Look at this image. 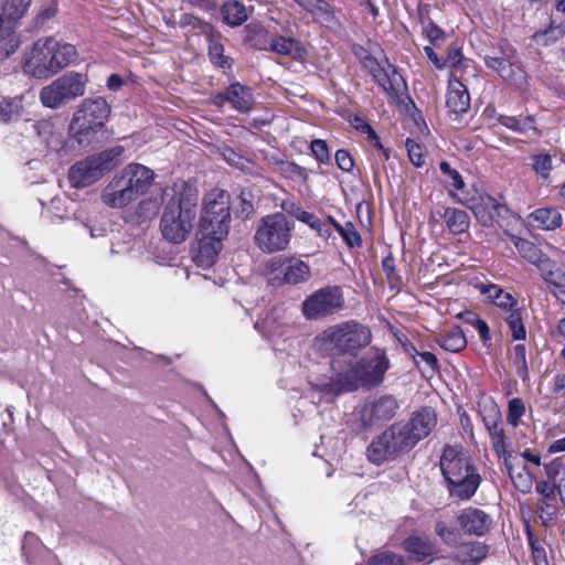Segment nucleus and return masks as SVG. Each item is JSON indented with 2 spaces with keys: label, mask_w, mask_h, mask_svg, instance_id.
<instances>
[{
  "label": "nucleus",
  "mask_w": 565,
  "mask_h": 565,
  "mask_svg": "<svg viewBox=\"0 0 565 565\" xmlns=\"http://www.w3.org/2000/svg\"><path fill=\"white\" fill-rule=\"evenodd\" d=\"M436 424V413L431 407H422L413 412L407 420L392 424L372 439L366 448L369 461L381 466L409 452L420 440L429 436Z\"/></svg>",
  "instance_id": "obj_1"
},
{
  "label": "nucleus",
  "mask_w": 565,
  "mask_h": 565,
  "mask_svg": "<svg viewBox=\"0 0 565 565\" xmlns=\"http://www.w3.org/2000/svg\"><path fill=\"white\" fill-rule=\"evenodd\" d=\"M163 212L160 231L170 244H182L193 228L199 201L198 188L189 181H180L163 191Z\"/></svg>",
  "instance_id": "obj_2"
},
{
  "label": "nucleus",
  "mask_w": 565,
  "mask_h": 565,
  "mask_svg": "<svg viewBox=\"0 0 565 565\" xmlns=\"http://www.w3.org/2000/svg\"><path fill=\"white\" fill-rule=\"evenodd\" d=\"M230 193L212 189L204 195L202 212L195 231L198 247H215L227 238L231 226Z\"/></svg>",
  "instance_id": "obj_3"
},
{
  "label": "nucleus",
  "mask_w": 565,
  "mask_h": 565,
  "mask_svg": "<svg viewBox=\"0 0 565 565\" xmlns=\"http://www.w3.org/2000/svg\"><path fill=\"white\" fill-rule=\"evenodd\" d=\"M439 465L451 497L469 500L477 492L481 477L462 446H444Z\"/></svg>",
  "instance_id": "obj_4"
},
{
  "label": "nucleus",
  "mask_w": 565,
  "mask_h": 565,
  "mask_svg": "<svg viewBox=\"0 0 565 565\" xmlns=\"http://www.w3.org/2000/svg\"><path fill=\"white\" fill-rule=\"evenodd\" d=\"M154 172L140 163H129L104 188L100 200L111 209H124L147 193Z\"/></svg>",
  "instance_id": "obj_5"
},
{
  "label": "nucleus",
  "mask_w": 565,
  "mask_h": 565,
  "mask_svg": "<svg viewBox=\"0 0 565 565\" xmlns=\"http://www.w3.org/2000/svg\"><path fill=\"white\" fill-rule=\"evenodd\" d=\"M77 57L74 45L61 43L52 36L42 38L33 43L23 71L34 78H49L73 64Z\"/></svg>",
  "instance_id": "obj_6"
},
{
  "label": "nucleus",
  "mask_w": 565,
  "mask_h": 565,
  "mask_svg": "<svg viewBox=\"0 0 565 565\" xmlns=\"http://www.w3.org/2000/svg\"><path fill=\"white\" fill-rule=\"evenodd\" d=\"M372 339L371 330L355 321H345L324 330L315 340L316 347L327 354H351L366 347Z\"/></svg>",
  "instance_id": "obj_7"
},
{
  "label": "nucleus",
  "mask_w": 565,
  "mask_h": 565,
  "mask_svg": "<svg viewBox=\"0 0 565 565\" xmlns=\"http://www.w3.org/2000/svg\"><path fill=\"white\" fill-rule=\"evenodd\" d=\"M122 152V146H115L75 162L67 172L71 186L84 189L96 183L120 163Z\"/></svg>",
  "instance_id": "obj_8"
},
{
  "label": "nucleus",
  "mask_w": 565,
  "mask_h": 565,
  "mask_svg": "<svg viewBox=\"0 0 565 565\" xmlns=\"http://www.w3.org/2000/svg\"><path fill=\"white\" fill-rule=\"evenodd\" d=\"M87 84L85 73L70 71L42 87L39 97L44 107L58 109L84 96Z\"/></svg>",
  "instance_id": "obj_9"
},
{
  "label": "nucleus",
  "mask_w": 565,
  "mask_h": 565,
  "mask_svg": "<svg viewBox=\"0 0 565 565\" xmlns=\"http://www.w3.org/2000/svg\"><path fill=\"white\" fill-rule=\"evenodd\" d=\"M31 0H1L0 8V60L13 54L20 40L14 33L19 21L25 15Z\"/></svg>",
  "instance_id": "obj_10"
},
{
  "label": "nucleus",
  "mask_w": 565,
  "mask_h": 565,
  "mask_svg": "<svg viewBox=\"0 0 565 565\" xmlns=\"http://www.w3.org/2000/svg\"><path fill=\"white\" fill-rule=\"evenodd\" d=\"M109 114L110 107L103 97L87 98L74 114L71 127L79 136L95 134L103 128Z\"/></svg>",
  "instance_id": "obj_11"
},
{
  "label": "nucleus",
  "mask_w": 565,
  "mask_h": 565,
  "mask_svg": "<svg viewBox=\"0 0 565 565\" xmlns=\"http://www.w3.org/2000/svg\"><path fill=\"white\" fill-rule=\"evenodd\" d=\"M294 224L282 213L264 216L257 227L255 239L259 247H285L290 239Z\"/></svg>",
  "instance_id": "obj_12"
},
{
  "label": "nucleus",
  "mask_w": 565,
  "mask_h": 565,
  "mask_svg": "<svg viewBox=\"0 0 565 565\" xmlns=\"http://www.w3.org/2000/svg\"><path fill=\"white\" fill-rule=\"evenodd\" d=\"M344 305L340 287H326L315 291L302 302V313L307 319H320L333 315Z\"/></svg>",
  "instance_id": "obj_13"
},
{
  "label": "nucleus",
  "mask_w": 565,
  "mask_h": 565,
  "mask_svg": "<svg viewBox=\"0 0 565 565\" xmlns=\"http://www.w3.org/2000/svg\"><path fill=\"white\" fill-rule=\"evenodd\" d=\"M399 407L401 404L395 396L391 394L381 395L364 404L361 409V422L365 427L388 422L395 417Z\"/></svg>",
  "instance_id": "obj_14"
},
{
  "label": "nucleus",
  "mask_w": 565,
  "mask_h": 565,
  "mask_svg": "<svg viewBox=\"0 0 565 565\" xmlns=\"http://www.w3.org/2000/svg\"><path fill=\"white\" fill-rule=\"evenodd\" d=\"M230 103L234 109L246 114L253 108L254 97L252 89L241 83L231 84L225 90L212 96L211 104L217 108H222Z\"/></svg>",
  "instance_id": "obj_15"
},
{
  "label": "nucleus",
  "mask_w": 565,
  "mask_h": 565,
  "mask_svg": "<svg viewBox=\"0 0 565 565\" xmlns=\"http://www.w3.org/2000/svg\"><path fill=\"white\" fill-rule=\"evenodd\" d=\"M323 391L333 395L343 392H353L359 388H367L364 380L363 370L359 361L343 372H338L330 382L323 384Z\"/></svg>",
  "instance_id": "obj_16"
},
{
  "label": "nucleus",
  "mask_w": 565,
  "mask_h": 565,
  "mask_svg": "<svg viewBox=\"0 0 565 565\" xmlns=\"http://www.w3.org/2000/svg\"><path fill=\"white\" fill-rule=\"evenodd\" d=\"M359 363L367 388L376 387L384 382L385 373L390 369V360L383 350L372 349L369 354L359 360Z\"/></svg>",
  "instance_id": "obj_17"
},
{
  "label": "nucleus",
  "mask_w": 565,
  "mask_h": 565,
  "mask_svg": "<svg viewBox=\"0 0 565 565\" xmlns=\"http://www.w3.org/2000/svg\"><path fill=\"white\" fill-rule=\"evenodd\" d=\"M458 524L460 529L470 535L482 536L484 535L492 523L489 514L478 508H466L463 509L458 518Z\"/></svg>",
  "instance_id": "obj_18"
},
{
  "label": "nucleus",
  "mask_w": 565,
  "mask_h": 565,
  "mask_svg": "<svg viewBox=\"0 0 565 565\" xmlns=\"http://www.w3.org/2000/svg\"><path fill=\"white\" fill-rule=\"evenodd\" d=\"M446 107L456 116L467 113L470 108V95L467 87L458 79L449 81L446 94Z\"/></svg>",
  "instance_id": "obj_19"
},
{
  "label": "nucleus",
  "mask_w": 565,
  "mask_h": 565,
  "mask_svg": "<svg viewBox=\"0 0 565 565\" xmlns=\"http://www.w3.org/2000/svg\"><path fill=\"white\" fill-rule=\"evenodd\" d=\"M562 214L556 207H541L530 213L526 225L543 231H553L562 225Z\"/></svg>",
  "instance_id": "obj_20"
},
{
  "label": "nucleus",
  "mask_w": 565,
  "mask_h": 565,
  "mask_svg": "<svg viewBox=\"0 0 565 565\" xmlns=\"http://www.w3.org/2000/svg\"><path fill=\"white\" fill-rule=\"evenodd\" d=\"M469 207L476 218L484 226L492 225L495 215H499L500 211L504 209L503 205L499 204L495 199L490 195H481L479 200L473 202Z\"/></svg>",
  "instance_id": "obj_21"
},
{
  "label": "nucleus",
  "mask_w": 565,
  "mask_h": 565,
  "mask_svg": "<svg viewBox=\"0 0 565 565\" xmlns=\"http://www.w3.org/2000/svg\"><path fill=\"white\" fill-rule=\"evenodd\" d=\"M253 8H247L238 0L225 1L220 9L222 20L225 24L236 28L248 20Z\"/></svg>",
  "instance_id": "obj_22"
},
{
  "label": "nucleus",
  "mask_w": 565,
  "mask_h": 565,
  "mask_svg": "<svg viewBox=\"0 0 565 565\" xmlns=\"http://www.w3.org/2000/svg\"><path fill=\"white\" fill-rule=\"evenodd\" d=\"M207 39V54L211 63L220 68L230 70L233 65V58L224 54V45L221 42L222 34L215 29L211 34L205 35Z\"/></svg>",
  "instance_id": "obj_23"
},
{
  "label": "nucleus",
  "mask_w": 565,
  "mask_h": 565,
  "mask_svg": "<svg viewBox=\"0 0 565 565\" xmlns=\"http://www.w3.org/2000/svg\"><path fill=\"white\" fill-rule=\"evenodd\" d=\"M269 49L279 55L288 56L297 61L305 60L307 54L302 44L292 38L275 36L270 41Z\"/></svg>",
  "instance_id": "obj_24"
},
{
  "label": "nucleus",
  "mask_w": 565,
  "mask_h": 565,
  "mask_svg": "<svg viewBox=\"0 0 565 565\" xmlns=\"http://www.w3.org/2000/svg\"><path fill=\"white\" fill-rule=\"evenodd\" d=\"M436 342L446 351L459 352L467 347L463 331L459 327H451L436 337Z\"/></svg>",
  "instance_id": "obj_25"
},
{
  "label": "nucleus",
  "mask_w": 565,
  "mask_h": 565,
  "mask_svg": "<svg viewBox=\"0 0 565 565\" xmlns=\"http://www.w3.org/2000/svg\"><path fill=\"white\" fill-rule=\"evenodd\" d=\"M488 546L481 542H470L461 545L456 554L465 565H478L488 555Z\"/></svg>",
  "instance_id": "obj_26"
},
{
  "label": "nucleus",
  "mask_w": 565,
  "mask_h": 565,
  "mask_svg": "<svg viewBox=\"0 0 565 565\" xmlns=\"http://www.w3.org/2000/svg\"><path fill=\"white\" fill-rule=\"evenodd\" d=\"M486 65L495 71L503 79H511L515 76L519 66L510 61L507 53H502L501 56H484Z\"/></svg>",
  "instance_id": "obj_27"
},
{
  "label": "nucleus",
  "mask_w": 565,
  "mask_h": 565,
  "mask_svg": "<svg viewBox=\"0 0 565 565\" xmlns=\"http://www.w3.org/2000/svg\"><path fill=\"white\" fill-rule=\"evenodd\" d=\"M387 70L384 68L377 75L374 74L373 79L387 95L395 97L398 95V86L402 77L397 74L393 65L387 64Z\"/></svg>",
  "instance_id": "obj_28"
},
{
  "label": "nucleus",
  "mask_w": 565,
  "mask_h": 565,
  "mask_svg": "<svg viewBox=\"0 0 565 565\" xmlns=\"http://www.w3.org/2000/svg\"><path fill=\"white\" fill-rule=\"evenodd\" d=\"M440 216L445 218L448 228L454 234H461L469 227L470 218L466 211L447 207Z\"/></svg>",
  "instance_id": "obj_29"
},
{
  "label": "nucleus",
  "mask_w": 565,
  "mask_h": 565,
  "mask_svg": "<svg viewBox=\"0 0 565 565\" xmlns=\"http://www.w3.org/2000/svg\"><path fill=\"white\" fill-rule=\"evenodd\" d=\"M310 277L309 266L300 259H288L284 270V281L288 284H299L308 280Z\"/></svg>",
  "instance_id": "obj_30"
},
{
  "label": "nucleus",
  "mask_w": 565,
  "mask_h": 565,
  "mask_svg": "<svg viewBox=\"0 0 565 565\" xmlns=\"http://www.w3.org/2000/svg\"><path fill=\"white\" fill-rule=\"evenodd\" d=\"M544 470L547 478L551 481H555L556 477L559 476V482L557 483V493L559 499L565 507V458H556L548 463L544 465Z\"/></svg>",
  "instance_id": "obj_31"
},
{
  "label": "nucleus",
  "mask_w": 565,
  "mask_h": 565,
  "mask_svg": "<svg viewBox=\"0 0 565 565\" xmlns=\"http://www.w3.org/2000/svg\"><path fill=\"white\" fill-rule=\"evenodd\" d=\"M404 548L414 555L417 561H423L425 557L433 555L434 545L427 537L409 536L404 541Z\"/></svg>",
  "instance_id": "obj_32"
},
{
  "label": "nucleus",
  "mask_w": 565,
  "mask_h": 565,
  "mask_svg": "<svg viewBox=\"0 0 565 565\" xmlns=\"http://www.w3.org/2000/svg\"><path fill=\"white\" fill-rule=\"evenodd\" d=\"M565 34V19L559 22L556 18L551 19V23L547 29L534 33V40L542 45H547L550 42H554Z\"/></svg>",
  "instance_id": "obj_33"
},
{
  "label": "nucleus",
  "mask_w": 565,
  "mask_h": 565,
  "mask_svg": "<svg viewBox=\"0 0 565 565\" xmlns=\"http://www.w3.org/2000/svg\"><path fill=\"white\" fill-rule=\"evenodd\" d=\"M543 280L565 295V271L551 259L546 269L540 270Z\"/></svg>",
  "instance_id": "obj_34"
},
{
  "label": "nucleus",
  "mask_w": 565,
  "mask_h": 565,
  "mask_svg": "<svg viewBox=\"0 0 565 565\" xmlns=\"http://www.w3.org/2000/svg\"><path fill=\"white\" fill-rule=\"evenodd\" d=\"M329 224L331 225V231L334 228L343 238L348 247H359L361 245V236L351 222H345L343 225H341L332 217H329Z\"/></svg>",
  "instance_id": "obj_35"
},
{
  "label": "nucleus",
  "mask_w": 565,
  "mask_h": 565,
  "mask_svg": "<svg viewBox=\"0 0 565 565\" xmlns=\"http://www.w3.org/2000/svg\"><path fill=\"white\" fill-rule=\"evenodd\" d=\"M23 114L22 99L12 98L0 103V122L8 124L18 120Z\"/></svg>",
  "instance_id": "obj_36"
},
{
  "label": "nucleus",
  "mask_w": 565,
  "mask_h": 565,
  "mask_svg": "<svg viewBox=\"0 0 565 565\" xmlns=\"http://www.w3.org/2000/svg\"><path fill=\"white\" fill-rule=\"evenodd\" d=\"M505 468L514 487L518 490H520L523 493L529 492L531 490L533 477L525 466L523 467L522 471L515 472L510 461H508V459L505 458Z\"/></svg>",
  "instance_id": "obj_37"
},
{
  "label": "nucleus",
  "mask_w": 565,
  "mask_h": 565,
  "mask_svg": "<svg viewBox=\"0 0 565 565\" xmlns=\"http://www.w3.org/2000/svg\"><path fill=\"white\" fill-rule=\"evenodd\" d=\"M505 322L510 328L513 340H525L526 330L519 308H512L507 311Z\"/></svg>",
  "instance_id": "obj_38"
},
{
  "label": "nucleus",
  "mask_w": 565,
  "mask_h": 565,
  "mask_svg": "<svg viewBox=\"0 0 565 565\" xmlns=\"http://www.w3.org/2000/svg\"><path fill=\"white\" fill-rule=\"evenodd\" d=\"M178 26L179 28H192L193 30H196L200 34H211L214 26L202 20L201 18L191 14V13H182L178 20Z\"/></svg>",
  "instance_id": "obj_39"
},
{
  "label": "nucleus",
  "mask_w": 565,
  "mask_h": 565,
  "mask_svg": "<svg viewBox=\"0 0 565 565\" xmlns=\"http://www.w3.org/2000/svg\"><path fill=\"white\" fill-rule=\"evenodd\" d=\"M298 221L307 224L309 227L315 230L319 236L329 238L331 236V225L328 222H323L313 213L303 211L300 213Z\"/></svg>",
  "instance_id": "obj_40"
},
{
  "label": "nucleus",
  "mask_w": 565,
  "mask_h": 565,
  "mask_svg": "<svg viewBox=\"0 0 565 565\" xmlns=\"http://www.w3.org/2000/svg\"><path fill=\"white\" fill-rule=\"evenodd\" d=\"M498 121L502 126L516 132H525L529 129H533V119L530 117L500 116Z\"/></svg>",
  "instance_id": "obj_41"
},
{
  "label": "nucleus",
  "mask_w": 565,
  "mask_h": 565,
  "mask_svg": "<svg viewBox=\"0 0 565 565\" xmlns=\"http://www.w3.org/2000/svg\"><path fill=\"white\" fill-rule=\"evenodd\" d=\"M194 264L203 269L210 268L216 262L217 249H190Z\"/></svg>",
  "instance_id": "obj_42"
},
{
  "label": "nucleus",
  "mask_w": 565,
  "mask_h": 565,
  "mask_svg": "<svg viewBox=\"0 0 565 565\" xmlns=\"http://www.w3.org/2000/svg\"><path fill=\"white\" fill-rule=\"evenodd\" d=\"M512 360L515 366L516 374L523 381H526L529 379V369L526 362V350L523 344H515L513 347Z\"/></svg>",
  "instance_id": "obj_43"
},
{
  "label": "nucleus",
  "mask_w": 565,
  "mask_h": 565,
  "mask_svg": "<svg viewBox=\"0 0 565 565\" xmlns=\"http://www.w3.org/2000/svg\"><path fill=\"white\" fill-rule=\"evenodd\" d=\"M520 256L534 265L539 270L546 269V265L551 260L542 249H519Z\"/></svg>",
  "instance_id": "obj_44"
},
{
  "label": "nucleus",
  "mask_w": 565,
  "mask_h": 565,
  "mask_svg": "<svg viewBox=\"0 0 565 565\" xmlns=\"http://www.w3.org/2000/svg\"><path fill=\"white\" fill-rule=\"evenodd\" d=\"M288 258L281 255L271 256L264 263L263 273L267 276H273V279H277L279 277L276 274H284Z\"/></svg>",
  "instance_id": "obj_45"
},
{
  "label": "nucleus",
  "mask_w": 565,
  "mask_h": 565,
  "mask_svg": "<svg viewBox=\"0 0 565 565\" xmlns=\"http://www.w3.org/2000/svg\"><path fill=\"white\" fill-rule=\"evenodd\" d=\"M224 158L226 159V161L231 166H233V167H235V168H237V169H239V170H242L244 172H250L252 167L254 164L250 159H248V158L244 157L243 154L234 151L233 149H227L224 152Z\"/></svg>",
  "instance_id": "obj_46"
},
{
  "label": "nucleus",
  "mask_w": 565,
  "mask_h": 565,
  "mask_svg": "<svg viewBox=\"0 0 565 565\" xmlns=\"http://www.w3.org/2000/svg\"><path fill=\"white\" fill-rule=\"evenodd\" d=\"M367 565H405V561L401 555L385 551L373 555Z\"/></svg>",
  "instance_id": "obj_47"
},
{
  "label": "nucleus",
  "mask_w": 565,
  "mask_h": 565,
  "mask_svg": "<svg viewBox=\"0 0 565 565\" xmlns=\"http://www.w3.org/2000/svg\"><path fill=\"white\" fill-rule=\"evenodd\" d=\"M149 258L158 265L173 266L177 263L174 249H148Z\"/></svg>",
  "instance_id": "obj_48"
},
{
  "label": "nucleus",
  "mask_w": 565,
  "mask_h": 565,
  "mask_svg": "<svg viewBox=\"0 0 565 565\" xmlns=\"http://www.w3.org/2000/svg\"><path fill=\"white\" fill-rule=\"evenodd\" d=\"M525 413V406L522 399L515 397L509 402L507 420L513 427H516L520 418Z\"/></svg>",
  "instance_id": "obj_49"
},
{
  "label": "nucleus",
  "mask_w": 565,
  "mask_h": 565,
  "mask_svg": "<svg viewBox=\"0 0 565 565\" xmlns=\"http://www.w3.org/2000/svg\"><path fill=\"white\" fill-rule=\"evenodd\" d=\"M281 172L294 180L307 181L308 172L303 167H300L296 162L290 161H281L280 162Z\"/></svg>",
  "instance_id": "obj_50"
},
{
  "label": "nucleus",
  "mask_w": 565,
  "mask_h": 565,
  "mask_svg": "<svg viewBox=\"0 0 565 565\" xmlns=\"http://www.w3.org/2000/svg\"><path fill=\"white\" fill-rule=\"evenodd\" d=\"M532 168L536 174L546 179L553 168L552 157L550 154H536L533 157Z\"/></svg>",
  "instance_id": "obj_51"
},
{
  "label": "nucleus",
  "mask_w": 565,
  "mask_h": 565,
  "mask_svg": "<svg viewBox=\"0 0 565 565\" xmlns=\"http://www.w3.org/2000/svg\"><path fill=\"white\" fill-rule=\"evenodd\" d=\"M536 492L544 499L543 501H556L557 484L554 481H537L535 486Z\"/></svg>",
  "instance_id": "obj_52"
},
{
  "label": "nucleus",
  "mask_w": 565,
  "mask_h": 565,
  "mask_svg": "<svg viewBox=\"0 0 565 565\" xmlns=\"http://www.w3.org/2000/svg\"><path fill=\"white\" fill-rule=\"evenodd\" d=\"M482 420L487 430L501 425V412L499 407L495 404H491L489 407H486Z\"/></svg>",
  "instance_id": "obj_53"
},
{
  "label": "nucleus",
  "mask_w": 565,
  "mask_h": 565,
  "mask_svg": "<svg viewBox=\"0 0 565 565\" xmlns=\"http://www.w3.org/2000/svg\"><path fill=\"white\" fill-rule=\"evenodd\" d=\"M306 11L311 14H320L329 19L333 17V9L326 0H310Z\"/></svg>",
  "instance_id": "obj_54"
},
{
  "label": "nucleus",
  "mask_w": 565,
  "mask_h": 565,
  "mask_svg": "<svg viewBox=\"0 0 565 565\" xmlns=\"http://www.w3.org/2000/svg\"><path fill=\"white\" fill-rule=\"evenodd\" d=\"M57 12V9L55 4L50 3L43 8H41L33 19V28L40 29L49 20H51L53 17H55Z\"/></svg>",
  "instance_id": "obj_55"
},
{
  "label": "nucleus",
  "mask_w": 565,
  "mask_h": 565,
  "mask_svg": "<svg viewBox=\"0 0 565 565\" xmlns=\"http://www.w3.org/2000/svg\"><path fill=\"white\" fill-rule=\"evenodd\" d=\"M405 146L412 163L415 167H423L425 164V157L422 152V147L412 139H407Z\"/></svg>",
  "instance_id": "obj_56"
},
{
  "label": "nucleus",
  "mask_w": 565,
  "mask_h": 565,
  "mask_svg": "<svg viewBox=\"0 0 565 565\" xmlns=\"http://www.w3.org/2000/svg\"><path fill=\"white\" fill-rule=\"evenodd\" d=\"M310 149L316 159L321 163H327L330 160V153L324 140L315 139L310 143Z\"/></svg>",
  "instance_id": "obj_57"
},
{
  "label": "nucleus",
  "mask_w": 565,
  "mask_h": 565,
  "mask_svg": "<svg viewBox=\"0 0 565 565\" xmlns=\"http://www.w3.org/2000/svg\"><path fill=\"white\" fill-rule=\"evenodd\" d=\"M439 168L445 175L449 177L451 184L456 190H461L465 188V182L460 173L456 169H452L449 162L441 161Z\"/></svg>",
  "instance_id": "obj_58"
},
{
  "label": "nucleus",
  "mask_w": 565,
  "mask_h": 565,
  "mask_svg": "<svg viewBox=\"0 0 565 565\" xmlns=\"http://www.w3.org/2000/svg\"><path fill=\"white\" fill-rule=\"evenodd\" d=\"M493 303L507 311L516 306L515 299L509 292L503 291V289H495Z\"/></svg>",
  "instance_id": "obj_59"
},
{
  "label": "nucleus",
  "mask_w": 565,
  "mask_h": 565,
  "mask_svg": "<svg viewBox=\"0 0 565 565\" xmlns=\"http://www.w3.org/2000/svg\"><path fill=\"white\" fill-rule=\"evenodd\" d=\"M436 533L446 544H455L458 540V533L455 529L448 527L446 524L438 522L435 526Z\"/></svg>",
  "instance_id": "obj_60"
},
{
  "label": "nucleus",
  "mask_w": 565,
  "mask_h": 565,
  "mask_svg": "<svg viewBox=\"0 0 565 565\" xmlns=\"http://www.w3.org/2000/svg\"><path fill=\"white\" fill-rule=\"evenodd\" d=\"M469 316L468 322L472 323L479 332L480 339L483 343L490 340V330L484 320L477 318L472 312L467 313Z\"/></svg>",
  "instance_id": "obj_61"
},
{
  "label": "nucleus",
  "mask_w": 565,
  "mask_h": 565,
  "mask_svg": "<svg viewBox=\"0 0 565 565\" xmlns=\"http://www.w3.org/2000/svg\"><path fill=\"white\" fill-rule=\"evenodd\" d=\"M335 162L339 169L343 172H350L354 167V161L351 154L344 149H339L335 152Z\"/></svg>",
  "instance_id": "obj_62"
},
{
  "label": "nucleus",
  "mask_w": 565,
  "mask_h": 565,
  "mask_svg": "<svg viewBox=\"0 0 565 565\" xmlns=\"http://www.w3.org/2000/svg\"><path fill=\"white\" fill-rule=\"evenodd\" d=\"M280 207L284 212L294 216L297 220L300 216V213H302L305 211V210H302V207L299 203H297L295 200H292L290 198L282 200L280 203Z\"/></svg>",
  "instance_id": "obj_63"
},
{
  "label": "nucleus",
  "mask_w": 565,
  "mask_h": 565,
  "mask_svg": "<svg viewBox=\"0 0 565 565\" xmlns=\"http://www.w3.org/2000/svg\"><path fill=\"white\" fill-rule=\"evenodd\" d=\"M423 565H465L460 557L455 556H436L425 562Z\"/></svg>",
  "instance_id": "obj_64"
}]
</instances>
